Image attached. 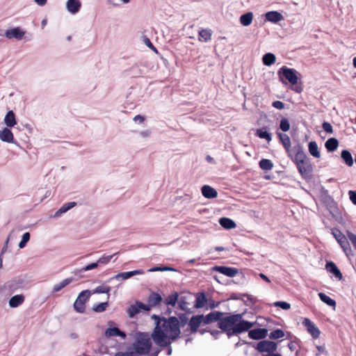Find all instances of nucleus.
Segmentation results:
<instances>
[{"mask_svg": "<svg viewBox=\"0 0 356 356\" xmlns=\"http://www.w3.org/2000/svg\"><path fill=\"white\" fill-rule=\"evenodd\" d=\"M30 237H31V235H30L29 232L24 233L22 235L21 241L18 244L19 248H20V249L24 248L26 245V243L30 240Z\"/></svg>", "mask_w": 356, "mask_h": 356, "instance_id": "obj_45", "label": "nucleus"}, {"mask_svg": "<svg viewBox=\"0 0 356 356\" xmlns=\"http://www.w3.org/2000/svg\"><path fill=\"white\" fill-rule=\"evenodd\" d=\"M65 7L68 13L75 15L79 12L81 8V2L80 0H67Z\"/></svg>", "mask_w": 356, "mask_h": 356, "instance_id": "obj_11", "label": "nucleus"}, {"mask_svg": "<svg viewBox=\"0 0 356 356\" xmlns=\"http://www.w3.org/2000/svg\"><path fill=\"white\" fill-rule=\"evenodd\" d=\"M347 235H348L349 240L350 241V242L352 243V244L356 249V235L350 232H347Z\"/></svg>", "mask_w": 356, "mask_h": 356, "instance_id": "obj_55", "label": "nucleus"}, {"mask_svg": "<svg viewBox=\"0 0 356 356\" xmlns=\"http://www.w3.org/2000/svg\"><path fill=\"white\" fill-rule=\"evenodd\" d=\"M162 297L156 293H152L147 300L148 304L147 306L149 307V310H151L152 307L158 305L162 301Z\"/></svg>", "mask_w": 356, "mask_h": 356, "instance_id": "obj_24", "label": "nucleus"}, {"mask_svg": "<svg viewBox=\"0 0 356 356\" xmlns=\"http://www.w3.org/2000/svg\"><path fill=\"white\" fill-rule=\"evenodd\" d=\"M201 191L202 195L208 199L215 198L218 196L216 190L208 185L203 186L201 188Z\"/></svg>", "mask_w": 356, "mask_h": 356, "instance_id": "obj_20", "label": "nucleus"}, {"mask_svg": "<svg viewBox=\"0 0 356 356\" xmlns=\"http://www.w3.org/2000/svg\"><path fill=\"white\" fill-rule=\"evenodd\" d=\"M322 127L323 130L328 133V134H332L333 133V129L330 123L325 122L322 124Z\"/></svg>", "mask_w": 356, "mask_h": 356, "instance_id": "obj_52", "label": "nucleus"}, {"mask_svg": "<svg viewBox=\"0 0 356 356\" xmlns=\"http://www.w3.org/2000/svg\"><path fill=\"white\" fill-rule=\"evenodd\" d=\"M74 279L72 277H70L63 280L61 282L58 284H54L53 286V292L56 293L60 291L61 289H63L64 287L72 283Z\"/></svg>", "mask_w": 356, "mask_h": 356, "instance_id": "obj_30", "label": "nucleus"}, {"mask_svg": "<svg viewBox=\"0 0 356 356\" xmlns=\"http://www.w3.org/2000/svg\"><path fill=\"white\" fill-rule=\"evenodd\" d=\"M296 165L299 172L301 174L302 177H307L310 175L312 168L309 161V159L302 162V164L298 163Z\"/></svg>", "mask_w": 356, "mask_h": 356, "instance_id": "obj_14", "label": "nucleus"}, {"mask_svg": "<svg viewBox=\"0 0 356 356\" xmlns=\"http://www.w3.org/2000/svg\"><path fill=\"white\" fill-rule=\"evenodd\" d=\"M307 160H308L307 156L306 154L302 149H299L296 152V154L294 156V159H293V161L296 163V165L298 163L302 164V162H304Z\"/></svg>", "mask_w": 356, "mask_h": 356, "instance_id": "obj_36", "label": "nucleus"}, {"mask_svg": "<svg viewBox=\"0 0 356 356\" xmlns=\"http://www.w3.org/2000/svg\"><path fill=\"white\" fill-rule=\"evenodd\" d=\"M253 19V14L251 12L246 13L240 17V22L242 25L248 26L251 24Z\"/></svg>", "mask_w": 356, "mask_h": 356, "instance_id": "obj_32", "label": "nucleus"}, {"mask_svg": "<svg viewBox=\"0 0 356 356\" xmlns=\"http://www.w3.org/2000/svg\"><path fill=\"white\" fill-rule=\"evenodd\" d=\"M284 336V332L280 330L277 329L270 332L269 337L270 339H277L280 338H282Z\"/></svg>", "mask_w": 356, "mask_h": 356, "instance_id": "obj_46", "label": "nucleus"}, {"mask_svg": "<svg viewBox=\"0 0 356 356\" xmlns=\"http://www.w3.org/2000/svg\"><path fill=\"white\" fill-rule=\"evenodd\" d=\"M338 145H339V142L335 138H329L325 142V144L326 149L329 152H333L335 149H337Z\"/></svg>", "mask_w": 356, "mask_h": 356, "instance_id": "obj_33", "label": "nucleus"}, {"mask_svg": "<svg viewBox=\"0 0 356 356\" xmlns=\"http://www.w3.org/2000/svg\"><path fill=\"white\" fill-rule=\"evenodd\" d=\"M302 324L306 327L308 332L315 339L320 336V330L309 318H305Z\"/></svg>", "mask_w": 356, "mask_h": 356, "instance_id": "obj_10", "label": "nucleus"}, {"mask_svg": "<svg viewBox=\"0 0 356 356\" xmlns=\"http://www.w3.org/2000/svg\"><path fill=\"white\" fill-rule=\"evenodd\" d=\"M179 298V294L177 292H174L168 296L164 300V302L167 305L175 306Z\"/></svg>", "mask_w": 356, "mask_h": 356, "instance_id": "obj_38", "label": "nucleus"}, {"mask_svg": "<svg viewBox=\"0 0 356 356\" xmlns=\"http://www.w3.org/2000/svg\"><path fill=\"white\" fill-rule=\"evenodd\" d=\"M277 74L282 83L286 84V81H288L291 84L296 85L298 83L300 74L294 69L283 66L278 70Z\"/></svg>", "mask_w": 356, "mask_h": 356, "instance_id": "obj_4", "label": "nucleus"}, {"mask_svg": "<svg viewBox=\"0 0 356 356\" xmlns=\"http://www.w3.org/2000/svg\"><path fill=\"white\" fill-rule=\"evenodd\" d=\"M317 349L318 350L319 353H324L325 352V348L323 346H317Z\"/></svg>", "mask_w": 356, "mask_h": 356, "instance_id": "obj_63", "label": "nucleus"}, {"mask_svg": "<svg viewBox=\"0 0 356 356\" xmlns=\"http://www.w3.org/2000/svg\"><path fill=\"white\" fill-rule=\"evenodd\" d=\"M277 346L276 343L268 340H264L257 343V349L258 351L261 353L267 352L270 353L275 351L277 349Z\"/></svg>", "mask_w": 356, "mask_h": 356, "instance_id": "obj_7", "label": "nucleus"}, {"mask_svg": "<svg viewBox=\"0 0 356 356\" xmlns=\"http://www.w3.org/2000/svg\"><path fill=\"white\" fill-rule=\"evenodd\" d=\"M280 128L284 132L288 131L290 129V123L286 118H282L281 120Z\"/></svg>", "mask_w": 356, "mask_h": 356, "instance_id": "obj_47", "label": "nucleus"}, {"mask_svg": "<svg viewBox=\"0 0 356 356\" xmlns=\"http://www.w3.org/2000/svg\"><path fill=\"white\" fill-rule=\"evenodd\" d=\"M259 276H260L261 278H262L266 282H270L269 278L267 276H266L264 274L260 273Z\"/></svg>", "mask_w": 356, "mask_h": 356, "instance_id": "obj_62", "label": "nucleus"}, {"mask_svg": "<svg viewBox=\"0 0 356 356\" xmlns=\"http://www.w3.org/2000/svg\"><path fill=\"white\" fill-rule=\"evenodd\" d=\"M144 270H133V271H129V272H122V273H120L117 275H115V276L112 277L111 278H110L108 282H111L113 280H127L130 277H131L132 276L134 275H143L144 274Z\"/></svg>", "mask_w": 356, "mask_h": 356, "instance_id": "obj_8", "label": "nucleus"}, {"mask_svg": "<svg viewBox=\"0 0 356 356\" xmlns=\"http://www.w3.org/2000/svg\"><path fill=\"white\" fill-rule=\"evenodd\" d=\"M202 318L201 315L193 316L191 318L189 326L193 332H197L198 327L200 326L201 323H202Z\"/></svg>", "mask_w": 356, "mask_h": 356, "instance_id": "obj_23", "label": "nucleus"}, {"mask_svg": "<svg viewBox=\"0 0 356 356\" xmlns=\"http://www.w3.org/2000/svg\"><path fill=\"white\" fill-rule=\"evenodd\" d=\"M332 234L341 247L343 248L344 252L347 256L350 255L352 250L350 247L349 242L346 237L339 230H334Z\"/></svg>", "mask_w": 356, "mask_h": 356, "instance_id": "obj_6", "label": "nucleus"}, {"mask_svg": "<svg viewBox=\"0 0 356 356\" xmlns=\"http://www.w3.org/2000/svg\"><path fill=\"white\" fill-rule=\"evenodd\" d=\"M149 272L163 271L162 267H154L148 270Z\"/></svg>", "mask_w": 356, "mask_h": 356, "instance_id": "obj_60", "label": "nucleus"}, {"mask_svg": "<svg viewBox=\"0 0 356 356\" xmlns=\"http://www.w3.org/2000/svg\"><path fill=\"white\" fill-rule=\"evenodd\" d=\"M92 295L91 291L85 290L81 291L74 303V309L78 313H83L86 310V302Z\"/></svg>", "mask_w": 356, "mask_h": 356, "instance_id": "obj_5", "label": "nucleus"}, {"mask_svg": "<svg viewBox=\"0 0 356 356\" xmlns=\"http://www.w3.org/2000/svg\"><path fill=\"white\" fill-rule=\"evenodd\" d=\"M273 106L277 109L282 110L284 108V104L281 101H275L272 104Z\"/></svg>", "mask_w": 356, "mask_h": 356, "instance_id": "obj_54", "label": "nucleus"}, {"mask_svg": "<svg viewBox=\"0 0 356 356\" xmlns=\"http://www.w3.org/2000/svg\"><path fill=\"white\" fill-rule=\"evenodd\" d=\"M105 336L106 337H121L122 339H124L126 337L125 333L120 331L118 327L106 329L105 331Z\"/></svg>", "mask_w": 356, "mask_h": 356, "instance_id": "obj_25", "label": "nucleus"}, {"mask_svg": "<svg viewBox=\"0 0 356 356\" xmlns=\"http://www.w3.org/2000/svg\"><path fill=\"white\" fill-rule=\"evenodd\" d=\"M266 19L273 23H277L284 19V17L277 11H270L265 15Z\"/></svg>", "mask_w": 356, "mask_h": 356, "instance_id": "obj_21", "label": "nucleus"}, {"mask_svg": "<svg viewBox=\"0 0 356 356\" xmlns=\"http://www.w3.org/2000/svg\"><path fill=\"white\" fill-rule=\"evenodd\" d=\"M152 318L156 320V325L152 334L154 342L159 346H168L181 333L179 320L176 317L160 318L156 315Z\"/></svg>", "mask_w": 356, "mask_h": 356, "instance_id": "obj_1", "label": "nucleus"}, {"mask_svg": "<svg viewBox=\"0 0 356 356\" xmlns=\"http://www.w3.org/2000/svg\"><path fill=\"white\" fill-rule=\"evenodd\" d=\"M162 269H163V271H176V269H175L172 267H168V266H163Z\"/></svg>", "mask_w": 356, "mask_h": 356, "instance_id": "obj_61", "label": "nucleus"}, {"mask_svg": "<svg viewBox=\"0 0 356 356\" xmlns=\"http://www.w3.org/2000/svg\"><path fill=\"white\" fill-rule=\"evenodd\" d=\"M25 300V296L23 294H17L11 297L8 301V305L11 308H15L22 305Z\"/></svg>", "mask_w": 356, "mask_h": 356, "instance_id": "obj_18", "label": "nucleus"}, {"mask_svg": "<svg viewBox=\"0 0 356 356\" xmlns=\"http://www.w3.org/2000/svg\"><path fill=\"white\" fill-rule=\"evenodd\" d=\"M259 167L264 170H270L273 168V163L271 161L263 159L259 161Z\"/></svg>", "mask_w": 356, "mask_h": 356, "instance_id": "obj_42", "label": "nucleus"}, {"mask_svg": "<svg viewBox=\"0 0 356 356\" xmlns=\"http://www.w3.org/2000/svg\"><path fill=\"white\" fill-rule=\"evenodd\" d=\"M113 257V255L103 256L97 260L98 264H106L110 261V260L112 259Z\"/></svg>", "mask_w": 356, "mask_h": 356, "instance_id": "obj_51", "label": "nucleus"}, {"mask_svg": "<svg viewBox=\"0 0 356 356\" xmlns=\"http://www.w3.org/2000/svg\"><path fill=\"white\" fill-rule=\"evenodd\" d=\"M6 286L11 293H15L24 286V281L22 279L14 280L8 282Z\"/></svg>", "mask_w": 356, "mask_h": 356, "instance_id": "obj_17", "label": "nucleus"}, {"mask_svg": "<svg viewBox=\"0 0 356 356\" xmlns=\"http://www.w3.org/2000/svg\"><path fill=\"white\" fill-rule=\"evenodd\" d=\"M134 120L135 122H138V121L140 123H142V122H144V120H145V118H144V116H142V115H136V116L134 118Z\"/></svg>", "mask_w": 356, "mask_h": 356, "instance_id": "obj_58", "label": "nucleus"}, {"mask_svg": "<svg viewBox=\"0 0 356 356\" xmlns=\"http://www.w3.org/2000/svg\"><path fill=\"white\" fill-rule=\"evenodd\" d=\"M179 306L181 309L186 311L188 309V303L185 300V298L181 297L179 300Z\"/></svg>", "mask_w": 356, "mask_h": 356, "instance_id": "obj_50", "label": "nucleus"}, {"mask_svg": "<svg viewBox=\"0 0 356 356\" xmlns=\"http://www.w3.org/2000/svg\"><path fill=\"white\" fill-rule=\"evenodd\" d=\"M243 314H237L221 318L218 322V326L226 332L229 337L247 332L254 325L255 323L243 320Z\"/></svg>", "mask_w": 356, "mask_h": 356, "instance_id": "obj_2", "label": "nucleus"}, {"mask_svg": "<svg viewBox=\"0 0 356 356\" xmlns=\"http://www.w3.org/2000/svg\"><path fill=\"white\" fill-rule=\"evenodd\" d=\"M207 302L205 295L204 293H198L196 297L195 303L194 307L195 308H202L204 306Z\"/></svg>", "mask_w": 356, "mask_h": 356, "instance_id": "obj_39", "label": "nucleus"}, {"mask_svg": "<svg viewBox=\"0 0 356 356\" xmlns=\"http://www.w3.org/2000/svg\"><path fill=\"white\" fill-rule=\"evenodd\" d=\"M262 60L265 65L270 66L275 63L276 58L273 54L267 53L264 55Z\"/></svg>", "mask_w": 356, "mask_h": 356, "instance_id": "obj_37", "label": "nucleus"}, {"mask_svg": "<svg viewBox=\"0 0 356 356\" xmlns=\"http://www.w3.org/2000/svg\"><path fill=\"white\" fill-rule=\"evenodd\" d=\"M220 225L227 229L235 228L236 225L234 220L228 218H221L219 220Z\"/></svg>", "mask_w": 356, "mask_h": 356, "instance_id": "obj_29", "label": "nucleus"}, {"mask_svg": "<svg viewBox=\"0 0 356 356\" xmlns=\"http://www.w3.org/2000/svg\"><path fill=\"white\" fill-rule=\"evenodd\" d=\"M143 41L144 44L147 47H149V49H152L154 51L157 52L156 49L153 45V44L152 43L151 40L147 36H143Z\"/></svg>", "mask_w": 356, "mask_h": 356, "instance_id": "obj_49", "label": "nucleus"}, {"mask_svg": "<svg viewBox=\"0 0 356 356\" xmlns=\"http://www.w3.org/2000/svg\"><path fill=\"white\" fill-rule=\"evenodd\" d=\"M0 140L8 143H13L14 140L13 132L8 127L3 128L0 131Z\"/></svg>", "mask_w": 356, "mask_h": 356, "instance_id": "obj_19", "label": "nucleus"}, {"mask_svg": "<svg viewBox=\"0 0 356 356\" xmlns=\"http://www.w3.org/2000/svg\"><path fill=\"white\" fill-rule=\"evenodd\" d=\"M214 270L230 277H234L238 272V270L236 268L227 266H216Z\"/></svg>", "mask_w": 356, "mask_h": 356, "instance_id": "obj_16", "label": "nucleus"}, {"mask_svg": "<svg viewBox=\"0 0 356 356\" xmlns=\"http://www.w3.org/2000/svg\"><path fill=\"white\" fill-rule=\"evenodd\" d=\"M152 341L147 334L139 333L137 334L136 339L134 343V348L136 353L140 355L147 354L151 348Z\"/></svg>", "mask_w": 356, "mask_h": 356, "instance_id": "obj_3", "label": "nucleus"}, {"mask_svg": "<svg viewBox=\"0 0 356 356\" xmlns=\"http://www.w3.org/2000/svg\"><path fill=\"white\" fill-rule=\"evenodd\" d=\"M281 143H282L283 146L286 150H289V149L291 147V140L288 135L285 134H278Z\"/></svg>", "mask_w": 356, "mask_h": 356, "instance_id": "obj_40", "label": "nucleus"}, {"mask_svg": "<svg viewBox=\"0 0 356 356\" xmlns=\"http://www.w3.org/2000/svg\"><path fill=\"white\" fill-rule=\"evenodd\" d=\"M308 147L309 152L312 156L315 158H319L321 156L317 143L315 141H311L309 143Z\"/></svg>", "mask_w": 356, "mask_h": 356, "instance_id": "obj_35", "label": "nucleus"}, {"mask_svg": "<svg viewBox=\"0 0 356 356\" xmlns=\"http://www.w3.org/2000/svg\"><path fill=\"white\" fill-rule=\"evenodd\" d=\"M111 291V287L106 285H102L96 287L91 291L92 294L95 293H108Z\"/></svg>", "mask_w": 356, "mask_h": 356, "instance_id": "obj_43", "label": "nucleus"}, {"mask_svg": "<svg viewBox=\"0 0 356 356\" xmlns=\"http://www.w3.org/2000/svg\"><path fill=\"white\" fill-rule=\"evenodd\" d=\"M108 302H102V303H99L97 305H95L92 307V309L95 312L100 313V312H104L106 309V308L108 307Z\"/></svg>", "mask_w": 356, "mask_h": 356, "instance_id": "obj_44", "label": "nucleus"}, {"mask_svg": "<svg viewBox=\"0 0 356 356\" xmlns=\"http://www.w3.org/2000/svg\"><path fill=\"white\" fill-rule=\"evenodd\" d=\"M143 309L145 311H149V307L147 306L145 304H143L140 302H136L135 305H131L127 309V313L129 317L132 318L136 314L139 313V312Z\"/></svg>", "mask_w": 356, "mask_h": 356, "instance_id": "obj_9", "label": "nucleus"}, {"mask_svg": "<svg viewBox=\"0 0 356 356\" xmlns=\"http://www.w3.org/2000/svg\"><path fill=\"white\" fill-rule=\"evenodd\" d=\"M266 356H282L281 355L278 353H273V352L270 353H268Z\"/></svg>", "mask_w": 356, "mask_h": 356, "instance_id": "obj_64", "label": "nucleus"}, {"mask_svg": "<svg viewBox=\"0 0 356 356\" xmlns=\"http://www.w3.org/2000/svg\"><path fill=\"white\" fill-rule=\"evenodd\" d=\"M325 269L330 273H332L338 280H341L342 279L343 276L341 273L332 261H329L326 264Z\"/></svg>", "mask_w": 356, "mask_h": 356, "instance_id": "obj_22", "label": "nucleus"}, {"mask_svg": "<svg viewBox=\"0 0 356 356\" xmlns=\"http://www.w3.org/2000/svg\"><path fill=\"white\" fill-rule=\"evenodd\" d=\"M35 2L40 6H44L47 3V0H35Z\"/></svg>", "mask_w": 356, "mask_h": 356, "instance_id": "obj_59", "label": "nucleus"}, {"mask_svg": "<svg viewBox=\"0 0 356 356\" xmlns=\"http://www.w3.org/2000/svg\"><path fill=\"white\" fill-rule=\"evenodd\" d=\"M98 266H99V264H98V261H97V262L91 263V264L87 265L86 266L83 267L81 269V271L84 272V271L90 270L94 268H96Z\"/></svg>", "mask_w": 356, "mask_h": 356, "instance_id": "obj_53", "label": "nucleus"}, {"mask_svg": "<svg viewBox=\"0 0 356 356\" xmlns=\"http://www.w3.org/2000/svg\"><path fill=\"white\" fill-rule=\"evenodd\" d=\"M341 156L348 166H352L354 163L352 155L348 150L344 149L341 152Z\"/></svg>", "mask_w": 356, "mask_h": 356, "instance_id": "obj_34", "label": "nucleus"}, {"mask_svg": "<svg viewBox=\"0 0 356 356\" xmlns=\"http://www.w3.org/2000/svg\"><path fill=\"white\" fill-rule=\"evenodd\" d=\"M349 198L350 201L356 205V192L354 191H349L348 192Z\"/></svg>", "mask_w": 356, "mask_h": 356, "instance_id": "obj_56", "label": "nucleus"}, {"mask_svg": "<svg viewBox=\"0 0 356 356\" xmlns=\"http://www.w3.org/2000/svg\"><path fill=\"white\" fill-rule=\"evenodd\" d=\"M24 34L25 31L19 27L8 29L5 32V36L8 39L15 38L17 40H21L24 37Z\"/></svg>", "mask_w": 356, "mask_h": 356, "instance_id": "obj_12", "label": "nucleus"}, {"mask_svg": "<svg viewBox=\"0 0 356 356\" xmlns=\"http://www.w3.org/2000/svg\"><path fill=\"white\" fill-rule=\"evenodd\" d=\"M318 296L322 302L331 307H335L336 302L324 293H319Z\"/></svg>", "mask_w": 356, "mask_h": 356, "instance_id": "obj_41", "label": "nucleus"}, {"mask_svg": "<svg viewBox=\"0 0 356 356\" xmlns=\"http://www.w3.org/2000/svg\"><path fill=\"white\" fill-rule=\"evenodd\" d=\"M142 138H147L151 135V131L148 129L142 131L139 133Z\"/></svg>", "mask_w": 356, "mask_h": 356, "instance_id": "obj_57", "label": "nucleus"}, {"mask_svg": "<svg viewBox=\"0 0 356 356\" xmlns=\"http://www.w3.org/2000/svg\"><path fill=\"white\" fill-rule=\"evenodd\" d=\"M3 121L8 127H13L17 124L15 115L13 111H10L6 113Z\"/></svg>", "mask_w": 356, "mask_h": 356, "instance_id": "obj_26", "label": "nucleus"}, {"mask_svg": "<svg viewBox=\"0 0 356 356\" xmlns=\"http://www.w3.org/2000/svg\"><path fill=\"white\" fill-rule=\"evenodd\" d=\"M76 205V202H70L64 204L56 213L54 216L58 217L63 213L67 212L70 209L73 208Z\"/></svg>", "mask_w": 356, "mask_h": 356, "instance_id": "obj_31", "label": "nucleus"}, {"mask_svg": "<svg viewBox=\"0 0 356 356\" xmlns=\"http://www.w3.org/2000/svg\"><path fill=\"white\" fill-rule=\"evenodd\" d=\"M274 306L277 307H280L285 310L289 309L291 308L290 304L284 301H277L274 302Z\"/></svg>", "mask_w": 356, "mask_h": 356, "instance_id": "obj_48", "label": "nucleus"}, {"mask_svg": "<svg viewBox=\"0 0 356 356\" xmlns=\"http://www.w3.org/2000/svg\"><path fill=\"white\" fill-rule=\"evenodd\" d=\"M256 135L260 138L266 139L268 142L272 140L271 134L268 133L267 127L257 129Z\"/></svg>", "mask_w": 356, "mask_h": 356, "instance_id": "obj_27", "label": "nucleus"}, {"mask_svg": "<svg viewBox=\"0 0 356 356\" xmlns=\"http://www.w3.org/2000/svg\"><path fill=\"white\" fill-rule=\"evenodd\" d=\"M202 318V323L204 324H209L215 321H219L222 316V313L220 312H211L207 316L201 315Z\"/></svg>", "mask_w": 356, "mask_h": 356, "instance_id": "obj_15", "label": "nucleus"}, {"mask_svg": "<svg viewBox=\"0 0 356 356\" xmlns=\"http://www.w3.org/2000/svg\"><path fill=\"white\" fill-rule=\"evenodd\" d=\"M212 31L210 29H202L199 31L198 40L202 42H208L211 39Z\"/></svg>", "mask_w": 356, "mask_h": 356, "instance_id": "obj_28", "label": "nucleus"}, {"mask_svg": "<svg viewBox=\"0 0 356 356\" xmlns=\"http://www.w3.org/2000/svg\"><path fill=\"white\" fill-rule=\"evenodd\" d=\"M248 337L254 340H259L261 339H264L268 334V330L265 328H258L254 329L251 330H248Z\"/></svg>", "mask_w": 356, "mask_h": 356, "instance_id": "obj_13", "label": "nucleus"}]
</instances>
